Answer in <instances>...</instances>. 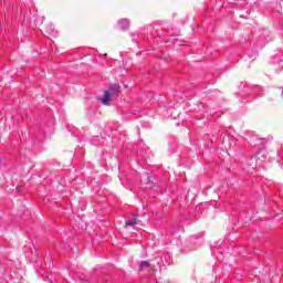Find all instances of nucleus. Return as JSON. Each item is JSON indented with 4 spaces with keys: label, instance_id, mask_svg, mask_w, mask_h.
<instances>
[{
    "label": "nucleus",
    "instance_id": "f257e3e1",
    "mask_svg": "<svg viewBox=\"0 0 283 283\" xmlns=\"http://www.w3.org/2000/svg\"><path fill=\"white\" fill-rule=\"evenodd\" d=\"M118 90H120V85L112 84L109 91H105L104 97L99 99L103 103V105H109L112 96H116V94H118Z\"/></svg>",
    "mask_w": 283,
    "mask_h": 283
},
{
    "label": "nucleus",
    "instance_id": "f03ea898",
    "mask_svg": "<svg viewBox=\"0 0 283 283\" xmlns=\"http://www.w3.org/2000/svg\"><path fill=\"white\" fill-rule=\"evenodd\" d=\"M138 224V218L135 216L132 219H128V221L125 222L124 229H127V227H136Z\"/></svg>",
    "mask_w": 283,
    "mask_h": 283
},
{
    "label": "nucleus",
    "instance_id": "7ed1b4c3",
    "mask_svg": "<svg viewBox=\"0 0 283 283\" xmlns=\"http://www.w3.org/2000/svg\"><path fill=\"white\" fill-rule=\"evenodd\" d=\"M117 28L119 30H127V28H129V21L127 20H120L117 24Z\"/></svg>",
    "mask_w": 283,
    "mask_h": 283
},
{
    "label": "nucleus",
    "instance_id": "20e7f679",
    "mask_svg": "<svg viewBox=\"0 0 283 283\" xmlns=\"http://www.w3.org/2000/svg\"><path fill=\"white\" fill-rule=\"evenodd\" d=\"M154 180H156V178L151 175H147L144 177L145 185H154Z\"/></svg>",
    "mask_w": 283,
    "mask_h": 283
},
{
    "label": "nucleus",
    "instance_id": "39448f33",
    "mask_svg": "<svg viewBox=\"0 0 283 283\" xmlns=\"http://www.w3.org/2000/svg\"><path fill=\"white\" fill-rule=\"evenodd\" d=\"M139 269L140 271H143V269H147L148 271H150L151 268V263H149V261H142V263L139 264Z\"/></svg>",
    "mask_w": 283,
    "mask_h": 283
}]
</instances>
